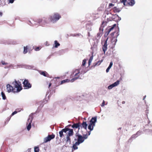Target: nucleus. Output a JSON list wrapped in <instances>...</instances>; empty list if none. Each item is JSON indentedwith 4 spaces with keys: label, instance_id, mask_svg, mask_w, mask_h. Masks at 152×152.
I'll list each match as a JSON object with an SVG mask.
<instances>
[{
    "label": "nucleus",
    "instance_id": "f257e3e1",
    "mask_svg": "<svg viewBox=\"0 0 152 152\" xmlns=\"http://www.w3.org/2000/svg\"><path fill=\"white\" fill-rule=\"evenodd\" d=\"M12 84L13 86L10 84L7 85V88L8 92H18L22 90L21 85L20 82H17L15 80L12 83Z\"/></svg>",
    "mask_w": 152,
    "mask_h": 152
},
{
    "label": "nucleus",
    "instance_id": "f03ea898",
    "mask_svg": "<svg viewBox=\"0 0 152 152\" xmlns=\"http://www.w3.org/2000/svg\"><path fill=\"white\" fill-rule=\"evenodd\" d=\"M60 17L58 13H55L51 17L50 20L53 23H55L58 21L60 18Z\"/></svg>",
    "mask_w": 152,
    "mask_h": 152
},
{
    "label": "nucleus",
    "instance_id": "7ed1b4c3",
    "mask_svg": "<svg viewBox=\"0 0 152 152\" xmlns=\"http://www.w3.org/2000/svg\"><path fill=\"white\" fill-rule=\"evenodd\" d=\"M76 136L77 137V141L76 142L78 144L80 145V144L83 142L84 141L83 137L80 135H79L78 134L76 133Z\"/></svg>",
    "mask_w": 152,
    "mask_h": 152
},
{
    "label": "nucleus",
    "instance_id": "20e7f679",
    "mask_svg": "<svg viewBox=\"0 0 152 152\" xmlns=\"http://www.w3.org/2000/svg\"><path fill=\"white\" fill-rule=\"evenodd\" d=\"M33 118V116L32 115H30L29 118L28 119V122L29 123L28 125L27 126V129L28 131H29L31 127V123L32 121V119Z\"/></svg>",
    "mask_w": 152,
    "mask_h": 152
},
{
    "label": "nucleus",
    "instance_id": "39448f33",
    "mask_svg": "<svg viewBox=\"0 0 152 152\" xmlns=\"http://www.w3.org/2000/svg\"><path fill=\"white\" fill-rule=\"evenodd\" d=\"M55 137V135L54 134L48 135L47 137H45L44 139V142L45 143L50 141L51 139Z\"/></svg>",
    "mask_w": 152,
    "mask_h": 152
},
{
    "label": "nucleus",
    "instance_id": "423d86ee",
    "mask_svg": "<svg viewBox=\"0 0 152 152\" xmlns=\"http://www.w3.org/2000/svg\"><path fill=\"white\" fill-rule=\"evenodd\" d=\"M23 83L24 86V87L26 89L29 88L31 87V85L28 83V80H25L23 82Z\"/></svg>",
    "mask_w": 152,
    "mask_h": 152
},
{
    "label": "nucleus",
    "instance_id": "0eeeda50",
    "mask_svg": "<svg viewBox=\"0 0 152 152\" xmlns=\"http://www.w3.org/2000/svg\"><path fill=\"white\" fill-rule=\"evenodd\" d=\"M96 117H94L92 118L91 119L90 121V123L93 124V126H95V123L96 122Z\"/></svg>",
    "mask_w": 152,
    "mask_h": 152
},
{
    "label": "nucleus",
    "instance_id": "6e6552de",
    "mask_svg": "<svg viewBox=\"0 0 152 152\" xmlns=\"http://www.w3.org/2000/svg\"><path fill=\"white\" fill-rule=\"evenodd\" d=\"M80 69H76L74 72H72V74H71V75H72L75 74L74 76L75 77L77 76L80 73Z\"/></svg>",
    "mask_w": 152,
    "mask_h": 152
},
{
    "label": "nucleus",
    "instance_id": "1a4fd4ad",
    "mask_svg": "<svg viewBox=\"0 0 152 152\" xmlns=\"http://www.w3.org/2000/svg\"><path fill=\"white\" fill-rule=\"evenodd\" d=\"M107 45L106 42H105L104 44L102 47L103 50L104 51V54H105L106 51L107 50Z\"/></svg>",
    "mask_w": 152,
    "mask_h": 152
},
{
    "label": "nucleus",
    "instance_id": "9d476101",
    "mask_svg": "<svg viewBox=\"0 0 152 152\" xmlns=\"http://www.w3.org/2000/svg\"><path fill=\"white\" fill-rule=\"evenodd\" d=\"M106 23L105 22H102L101 25V26H100L99 29L100 32H101L102 33V32L103 30V27L105 25H106Z\"/></svg>",
    "mask_w": 152,
    "mask_h": 152
},
{
    "label": "nucleus",
    "instance_id": "9b49d317",
    "mask_svg": "<svg viewBox=\"0 0 152 152\" xmlns=\"http://www.w3.org/2000/svg\"><path fill=\"white\" fill-rule=\"evenodd\" d=\"M128 1L129 2H128V3L129 5L132 6L134 4L135 2L134 0H129Z\"/></svg>",
    "mask_w": 152,
    "mask_h": 152
},
{
    "label": "nucleus",
    "instance_id": "f8f14e48",
    "mask_svg": "<svg viewBox=\"0 0 152 152\" xmlns=\"http://www.w3.org/2000/svg\"><path fill=\"white\" fill-rule=\"evenodd\" d=\"M78 144V143L76 142L72 146V148L74 150H76L78 149L77 146L79 145V144Z\"/></svg>",
    "mask_w": 152,
    "mask_h": 152
},
{
    "label": "nucleus",
    "instance_id": "ddd939ff",
    "mask_svg": "<svg viewBox=\"0 0 152 152\" xmlns=\"http://www.w3.org/2000/svg\"><path fill=\"white\" fill-rule=\"evenodd\" d=\"M69 131L68 132V134H67V135L70 136H72L73 134V129H69Z\"/></svg>",
    "mask_w": 152,
    "mask_h": 152
},
{
    "label": "nucleus",
    "instance_id": "4468645a",
    "mask_svg": "<svg viewBox=\"0 0 152 152\" xmlns=\"http://www.w3.org/2000/svg\"><path fill=\"white\" fill-rule=\"evenodd\" d=\"M82 127H83L84 129H86L87 126V124L85 122H83L82 124Z\"/></svg>",
    "mask_w": 152,
    "mask_h": 152
},
{
    "label": "nucleus",
    "instance_id": "2eb2a0df",
    "mask_svg": "<svg viewBox=\"0 0 152 152\" xmlns=\"http://www.w3.org/2000/svg\"><path fill=\"white\" fill-rule=\"evenodd\" d=\"M80 125L79 124L76 123L72 125V127L73 128H78Z\"/></svg>",
    "mask_w": 152,
    "mask_h": 152
},
{
    "label": "nucleus",
    "instance_id": "dca6fc26",
    "mask_svg": "<svg viewBox=\"0 0 152 152\" xmlns=\"http://www.w3.org/2000/svg\"><path fill=\"white\" fill-rule=\"evenodd\" d=\"M94 126L93 124L90 123L88 126V129L90 130V131H92L93 129Z\"/></svg>",
    "mask_w": 152,
    "mask_h": 152
},
{
    "label": "nucleus",
    "instance_id": "f3484780",
    "mask_svg": "<svg viewBox=\"0 0 152 152\" xmlns=\"http://www.w3.org/2000/svg\"><path fill=\"white\" fill-rule=\"evenodd\" d=\"M69 82H70V80H69L66 79L61 81L60 84L61 85L65 83H68Z\"/></svg>",
    "mask_w": 152,
    "mask_h": 152
},
{
    "label": "nucleus",
    "instance_id": "a211bd4d",
    "mask_svg": "<svg viewBox=\"0 0 152 152\" xmlns=\"http://www.w3.org/2000/svg\"><path fill=\"white\" fill-rule=\"evenodd\" d=\"M120 81L117 80L116 82H115L113 83L112 84L114 87L118 85L119 84Z\"/></svg>",
    "mask_w": 152,
    "mask_h": 152
},
{
    "label": "nucleus",
    "instance_id": "6ab92c4d",
    "mask_svg": "<svg viewBox=\"0 0 152 152\" xmlns=\"http://www.w3.org/2000/svg\"><path fill=\"white\" fill-rule=\"evenodd\" d=\"M79 77V76L78 75L77 77H76L73 78L72 79L70 80V82H73L74 81L78 79Z\"/></svg>",
    "mask_w": 152,
    "mask_h": 152
},
{
    "label": "nucleus",
    "instance_id": "aec40b11",
    "mask_svg": "<svg viewBox=\"0 0 152 152\" xmlns=\"http://www.w3.org/2000/svg\"><path fill=\"white\" fill-rule=\"evenodd\" d=\"M27 46L24 47V50L23 53L24 54H26L27 52Z\"/></svg>",
    "mask_w": 152,
    "mask_h": 152
},
{
    "label": "nucleus",
    "instance_id": "412c9836",
    "mask_svg": "<svg viewBox=\"0 0 152 152\" xmlns=\"http://www.w3.org/2000/svg\"><path fill=\"white\" fill-rule=\"evenodd\" d=\"M40 74L45 76H47V75L48 74V73L44 71L40 73Z\"/></svg>",
    "mask_w": 152,
    "mask_h": 152
},
{
    "label": "nucleus",
    "instance_id": "4be33fe9",
    "mask_svg": "<svg viewBox=\"0 0 152 152\" xmlns=\"http://www.w3.org/2000/svg\"><path fill=\"white\" fill-rule=\"evenodd\" d=\"M93 56H91L90 57V58L89 60V61H88V64L89 65H90V64H91V63L93 60Z\"/></svg>",
    "mask_w": 152,
    "mask_h": 152
},
{
    "label": "nucleus",
    "instance_id": "5701e85b",
    "mask_svg": "<svg viewBox=\"0 0 152 152\" xmlns=\"http://www.w3.org/2000/svg\"><path fill=\"white\" fill-rule=\"evenodd\" d=\"M59 134L60 137L62 138L64 137V135L63 134V132L61 130L59 132Z\"/></svg>",
    "mask_w": 152,
    "mask_h": 152
},
{
    "label": "nucleus",
    "instance_id": "b1692460",
    "mask_svg": "<svg viewBox=\"0 0 152 152\" xmlns=\"http://www.w3.org/2000/svg\"><path fill=\"white\" fill-rule=\"evenodd\" d=\"M55 47L56 48H57L60 45L59 43H58L57 41H55Z\"/></svg>",
    "mask_w": 152,
    "mask_h": 152
},
{
    "label": "nucleus",
    "instance_id": "393cba45",
    "mask_svg": "<svg viewBox=\"0 0 152 152\" xmlns=\"http://www.w3.org/2000/svg\"><path fill=\"white\" fill-rule=\"evenodd\" d=\"M1 95L2 97V98L4 100H5L6 99V97L5 96V94L3 92H1Z\"/></svg>",
    "mask_w": 152,
    "mask_h": 152
},
{
    "label": "nucleus",
    "instance_id": "a878e982",
    "mask_svg": "<svg viewBox=\"0 0 152 152\" xmlns=\"http://www.w3.org/2000/svg\"><path fill=\"white\" fill-rule=\"evenodd\" d=\"M69 129L68 128H65L63 129L61 131L63 132H64V133H66L68 131H69Z\"/></svg>",
    "mask_w": 152,
    "mask_h": 152
},
{
    "label": "nucleus",
    "instance_id": "bb28decb",
    "mask_svg": "<svg viewBox=\"0 0 152 152\" xmlns=\"http://www.w3.org/2000/svg\"><path fill=\"white\" fill-rule=\"evenodd\" d=\"M114 11L116 12H119L121 11V10L118 8H117L116 7H115L114 8Z\"/></svg>",
    "mask_w": 152,
    "mask_h": 152
},
{
    "label": "nucleus",
    "instance_id": "cd10ccee",
    "mask_svg": "<svg viewBox=\"0 0 152 152\" xmlns=\"http://www.w3.org/2000/svg\"><path fill=\"white\" fill-rule=\"evenodd\" d=\"M116 25L115 24L113 25V26L111 28H109L108 30L110 32L112 30H113L114 29V27L116 26Z\"/></svg>",
    "mask_w": 152,
    "mask_h": 152
},
{
    "label": "nucleus",
    "instance_id": "c85d7f7f",
    "mask_svg": "<svg viewBox=\"0 0 152 152\" xmlns=\"http://www.w3.org/2000/svg\"><path fill=\"white\" fill-rule=\"evenodd\" d=\"M39 149L38 147H35L34 148V151L35 152H39Z\"/></svg>",
    "mask_w": 152,
    "mask_h": 152
},
{
    "label": "nucleus",
    "instance_id": "c756f323",
    "mask_svg": "<svg viewBox=\"0 0 152 152\" xmlns=\"http://www.w3.org/2000/svg\"><path fill=\"white\" fill-rule=\"evenodd\" d=\"M114 87V86L113 84H112L110 85V86H108V88L109 89H111Z\"/></svg>",
    "mask_w": 152,
    "mask_h": 152
},
{
    "label": "nucleus",
    "instance_id": "7c9ffc66",
    "mask_svg": "<svg viewBox=\"0 0 152 152\" xmlns=\"http://www.w3.org/2000/svg\"><path fill=\"white\" fill-rule=\"evenodd\" d=\"M102 32H100L99 33H98L97 34V37H100L102 35Z\"/></svg>",
    "mask_w": 152,
    "mask_h": 152
},
{
    "label": "nucleus",
    "instance_id": "2f4dec72",
    "mask_svg": "<svg viewBox=\"0 0 152 152\" xmlns=\"http://www.w3.org/2000/svg\"><path fill=\"white\" fill-rule=\"evenodd\" d=\"M70 136H69V135H67L66 137V139H67V142H68V141H70V138L69 137Z\"/></svg>",
    "mask_w": 152,
    "mask_h": 152
},
{
    "label": "nucleus",
    "instance_id": "473e14b6",
    "mask_svg": "<svg viewBox=\"0 0 152 152\" xmlns=\"http://www.w3.org/2000/svg\"><path fill=\"white\" fill-rule=\"evenodd\" d=\"M86 60L84 59L83 60L82 62V66H84L86 64Z\"/></svg>",
    "mask_w": 152,
    "mask_h": 152
},
{
    "label": "nucleus",
    "instance_id": "72a5a7b5",
    "mask_svg": "<svg viewBox=\"0 0 152 152\" xmlns=\"http://www.w3.org/2000/svg\"><path fill=\"white\" fill-rule=\"evenodd\" d=\"M88 137V135L87 134H86L83 136V137L84 140L86 139Z\"/></svg>",
    "mask_w": 152,
    "mask_h": 152
},
{
    "label": "nucleus",
    "instance_id": "f704fd0d",
    "mask_svg": "<svg viewBox=\"0 0 152 152\" xmlns=\"http://www.w3.org/2000/svg\"><path fill=\"white\" fill-rule=\"evenodd\" d=\"M110 33V32L108 30L104 34V36L105 37H107V35H108L109 33Z\"/></svg>",
    "mask_w": 152,
    "mask_h": 152
},
{
    "label": "nucleus",
    "instance_id": "c9c22d12",
    "mask_svg": "<svg viewBox=\"0 0 152 152\" xmlns=\"http://www.w3.org/2000/svg\"><path fill=\"white\" fill-rule=\"evenodd\" d=\"M1 63L3 65H7L8 64L7 63H5L4 61H2L1 62Z\"/></svg>",
    "mask_w": 152,
    "mask_h": 152
},
{
    "label": "nucleus",
    "instance_id": "e433bc0d",
    "mask_svg": "<svg viewBox=\"0 0 152 152\" xmlns=\"http://www.w3.org/2000/svg\"><path fill=\"white\" fill-rule=\"evenodd\" d=\"M113 65V62H111L110 63V64L109 66V67H110L111 68Z\"/></svg>",
    "mask_w": 152,
    "mask_h": 152
},
{
    "label": "nucleus",
    "instance_id": "4c0bfd02",
    "mask_svg": "<svg viewBox=\"0 0 152 152\" xmlns=\"http://www.w3.org/2000/svg\"><path fill=\"white\" fill-rule=\"evenodd\" d=\"M110 68H111L110 67H109L108 66L106 70V72H109V70Z\"/></svg>",
    "mask_w": 152,
    "mask_h": 152
},
{
    "label": "nucleus",
    "instance_id": "58836bf2",
    "mask_svg": "<svg viewBox=\"0 0 152 152\" xmlns=\"http://www.w3.org/2000/svg\"><path fill=\"white\" fill-rule=\"evenodd\" d=\"M105 102V101L104 100H103V102H102V104L101 105V106L102 107H103L104 105H105V104H104Z\"/></svg>",
    "mask_w": 152,
    "mask_h": 152
},
{
    "label": "nucleus",
    "instance_id": "ea45409f",
    "mask_svg": "<svg viewBox=\"0 0 152 152\" xmlns=\"http://www.w3.org/2000/svg\"><path fill=\"white\" fill-rule=\"evenodd\" d=\"M12 66V65H10L9 66L5 67L4 68H5V69L9 68L10 67H11Z\"/></svg>",
    "mask_w": 152,
    "mask_h": 152
},
{
    "label": "nucleus",
    "instance_id": "a19ab883",
    "mask_svg": "<svg viewBox=\"0 0 152 152\" xmlns=\"http://www.w3.org/2000/svg\"><path fill=\"white\" fill-rule=\"evenodd\" d=\"M17 112L16 111H15L13 113H12V115H14L16 114V113H17Z\"/></svg>",
    "mask_w": 152,
    "mask_h": 152
},
{
    "label": "nucleus",
    "instance_id": "79ce46f5",
    "mask_svg": "<svg viewBox=\"0 0 152 152\" xmlns=\"http://www.w3.org/2000/svg\"><path fill=\"white\" fill-rule=\"evenodd\" d=\"M114 5L113 4H112V3H110L109 4V7H110L113 6H114Z\"/></svg>",
    "mask_w": 152,
    "mask_h": 152
},
{
    "label": "nucleus",
    "instance_id": "37998d69",
    "mask_svg": "<svg viewBox=\"0 0 152 152\" xmlns=\"http://www.w3.org/2000/svg\"><path fill=\"white\" fill-rule=\"evenodd\" d=\"M127 0H121L120 1L121 2H126Z\"/></svg>",
    "mask_w": 152,
    "mask_h": 152
},
{
    "label": "nucleus",
    "instance_id": "c03bdc74",
    "mask_svg": "<svg viewBox=\"0 0 152 152\" xmlns=\"http://www.w3.org/2000/svg\"><path fill=\"white\" fill-rule=\"evenodd\" d=\"M14 0H9V2L11 3H12L14 2Z\"/></svg>",
    "mask_w": 152,
    "mask_h": 152
},
{
    "label": "nucleus",
    "instance_id": "a18cd8bd",
    "mask_svg": "<svg viewBox=\"0 0 152 152\" xmlns=\"http://www.w3.org/2000/svg\"><path fill=\"white\" fill-rule=\"evenodd\" d=\"M39 50V48L37 47V48H36L35 50L37 51V50Z\"/></svg>",
    "mask_w": 152,
    "mask_h": 152
},
{
    "label": "nucleus",
    "instance_id": "49530a36",
    "mask_svg": "<svg viewBox=\"0 0 152 152\" xmlns=\"http://www.w3.org/2000/svg\"><path fill=\"white\" fill-rule=\"evenodd\" d=\"M71 36H76V35L75 34H71Z\"/></svg>",
    "mask_w": 152,
    "mask_h": 152
},
{
    "label": "nucleus",
    "instance_id": "de8ad7c7",
    "mask_svg": "<svg viewBox=\"0 0 152 152\" xmlns=\"http://www.w3.org/2000/svg\"><path fill=\"white\" fill-rule=\"evenodd\" d=\"M126 2H124H124H121V3H123L124 5L125 6V5H126Z\"/></svg>",
    "mask_w": 152,
    "mask_h": 152
},
{
    "label": "nucleus",
    "instance_id": "09e8293b",
    "mask_svg": "<svg viewBox=\"0 0 152 152\" xmlns=\"http://www.w3.org/2000/svg\"><path fill=\"white\" fill-rule=\"evenodd\" d=\"M135 135H132V137H134H134H135Z\"/></svg>",
    "mask_w": 152,
    "mask_h": 152
},
{
    "label": "nucleus",
    "instance_id": "8fccbe9b",
    "mask_svg": "<svg viewBox=\"0 0 152 152\" xmlns=\"http://www.w3.org/2000/svg\"><path fill=\"white\" fill-rule=\"evenodd\" d=\"M28 69H31L32 68H31V66H29V67L28 68Z\"/></svg>",
    "mask_w": 152,
    "mask_h": 152
},
{
    "label": "nucleus",
    "instance_id": "3c124183",
    "mask_svg": "<svg viewBox=\"0 0 152 152\" xmlns=\"http://www.w3.org/2000/svg\"><path fill=\"white\" fill-rule=\"evenodd\" d=\"M51 86V84L50 83L49 85V87H50Z\"/></svg>",
    "mask_w": 152,
    "mask_h": 152
},
{
    "label": "nucleus",
    "instance_id": "603ef678",
    "mask_svg": "<svg viewBox=\"0 0 152 152\" xmlns=\"http://www.w3.org/2000/svg\"><path fill=\"white\" fill-rule=\"evenodd\" d=\"M108 39V38H107V39H106V40H105V42H107V40Z\"/></svg>",
    "mask_w": 152,
    "mask_h": 152
},
{
    "label": "nucleus",
    "instance_id": "864d4df0",
    "mask_svg": "<svg viewBox=\"0 0 152 152\" xmlns=\"http://www.w3.org/2000/svg\"><path fill=\"white\" fill-rule=\"evenodd\" d=\"M114 33H111V35H113Z\"/></svg>",
    "mask_w": 152,
    "mask_h": 152
},
{
    "label": "nucleus",
    "instance_id": "5fc2aeb1",
    "mask_svg": "<svg viewBox=\"0 0 152 152\" xmlns=\"http://www.w3.org/2000/svg\"><path fill=\"white\" fill-rule=\"evenodd\" d=\"M146 96H145L144 97V98H143V100H144L145 99V97H146Z\"/></svg>",
    "mask_w": 152,
    "mask_h": 152
},
{
    "label": "nucleus",
    "instance_id": "6e6d98bb",
    "mask_svg": "<svg viewBox=\"0 0 152 152\" xmlns=\"http://www.w3.org/2000/svg\"><path fill=\"white\" fill-rule=\"evenodd\" d=\"M90 134H91V132H88V135H90Z\"/></svg>",
    "mask_w": 152,
    "mask_h": 152
},
{
    "label": "nucleus",
    "instance_id": "4d7b16f0",
    "mask_svg": "<svg viewBox=\"0 0 152 152\" xmlns=\"http://www.w3.org/2000/svg\"><path fill=\"white\" fill-rule=\"evenodd\" d=\"M2 14V13L1 12H0V15H1Z\"/></svg>",
    "mask_w": 152,
    "mask_h": 152
},
{
    "label": "nucleus",
    "instance_id": "13d9d810",
    "mask_svg": "<svg viewBox=\"0 0 152 152\" xmlns=\"http://www.w3.org/2000/svg\"><path fill=\"white\" fill-rule=\"evenodd\" d=\"M115 42H116L117 41V40L116 39H115Z\"/></svg>",
    "mask_w": 152,
    "mask_h": 152
},
{
    "label": "nucleus",
    "instance_id": "bf43d9fd",
    "mask_svg": "<svg viewBox=\"0 0 152 152\" xmlns=\"http://www.w3.org/2000/svg\"><path fill=\"white\" fill-rule=\"evenodd\" d=\"M56 78H58H58H59V77H56Z\"/></svg>",
    "mask_w": 152,
    "mask_h": 152
},
{
    "label": "nucleus",
    "instance_id": "052dcab7",
    "mask_svg": "<svg viewBox=\"0 0 152 152\" xmlns=\"http://www.w3.org/2000/svg\"><path fill=\"white\" fill-rule=\"evenodd\" d=\"M124 102H123L122 103H124Z\"/></svg>",
    "mask_w": 152,
    "mask_h": 152
},
{
    "label": "nucleus",
    "instance_id": "680f3d73",
    "mask_svg": "<svg viewBox=\"0 0 152 152\" xmlns=\"http://www.w3.org/2000/svg\"><path fill=\"white\" fill-rule=\"evenodd\" d=\"M88 35L89 36L90 35V34H89V33H88Z\"/></svg>",
    "mask_w": 152,
    "mask_h": 152
},
{
    "label": "nucleus",
    "instance_id": "e2e57ef3",
    "mask_svg": "<svg viewBox=\"0 0 152 152\" xmlns=\"http://www.w3.org/2000/svg\"><path fill=\"white\" fill-rule=\"evenodd\" d=\"M138 133H139V132H137V134H138Z\"/></svg>",
    "mask_w": 152,
    "mask_h": 152
},
{
    "label": "nucleus",
    "instance_id": "0e129e2a",
    "mask_svg": "<svg viewBox=\"0 0 152 152\" xmlns=\"http://www.w3.org/2000/svg\"><path fill=\"white\" fill-rule=\"evenodd\" d=\"M75 140H76V139H75Z\"/></svg>",
    "mask_w": 152,
    "mask_h": 152
},
{
    "label": "nucleus",
    "instance_id": "69168bd1",
    "mask_svg": "<svg viewBox=\"0 0 152 152\" xmlns=\"http://www.w3.org/2000/svg\"><path fill=\"white\" fill-rule=\"evenodd\" d=\"M77 35H79V34H77Z\"/></svg>",
    "mask_w": 152,
    "mask_h": 152
}]
</instances>
